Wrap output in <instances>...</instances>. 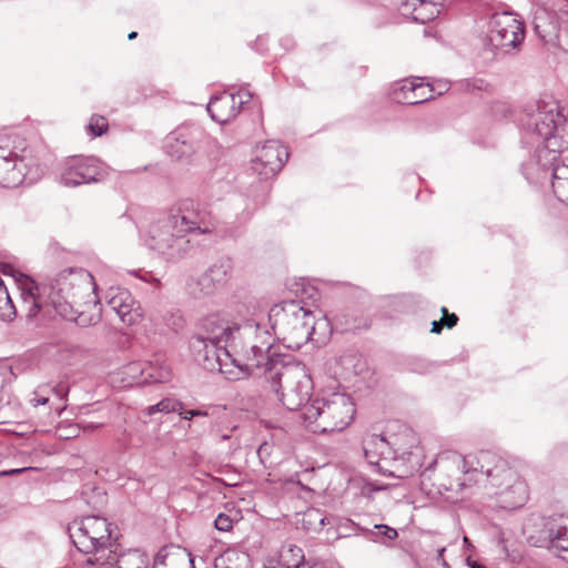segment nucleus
I'll list each match as a JSON object with an SVG mask.
<instances>
[{"label":"nucleus","mask_w":568,"mask_h":568,"mask_svg":"<svg viewBox=\"0 0 568 568\" xmlns=\"http://www.w3.org/2000/svg\"><path fill=\"white\" fill-rule=\"evenodd\" d=\"M19 285L26 316L30 321L39 316L49 318L53 313L81 326L100 321L98 286L87 270L67 268L40 283L23 275Z\"/></svg>","instance_id":"f257e3e1"},{"label":"nucleus","mask_w":568,"mask_h":568,"mask_svg":"<svg viewBox=\"0 0 568 568\" xmlns=\"http://www.w3.org/2000/svg\"><path fill=\"white\" fill-rule=\"evenodd\" d=\"M295 286L294 292L300 300L283 301L268 313L274 335L291 349H300L312 338L315 316L307 301L315 302L318 298V291L306 282L296 283Z\"/></svg>","instance_id":"f03ea898"},{"label":"nucleus","mask_w":568,"mask_h":568,"mask_svg":"<svg viewBox=\"0 0 568 568\" xmlns=\"http://www.w3.org/2000/svg\"><path fill=\"white\" fill-rule=\"evenodd\" d=\"M239 326L219 314L204 317L190 341L195 361L206 371L235 377L234 369L230 368L234 365L231 342Z\"/></svg>","instance_id":"7ed1b4c3"},{"label":"nucleus","mask_w":568,"mask_h":568,"mask_svg":"<svg viewBox=\"0 0 568 568\" xmlns=\"http://www.w3.org/2000/svg\"><path fill=\"white\" fill-rule=\"evenodd\" d=\"M235 377L226 376L229 379H239L242 374H253L255 371L272 373L274 362H282L285 357L276 353L273 345L272 334L255 322H246L237 327L236 336L231 342Z\"/></svg>","instance_id":"20e7f679"},{"label":"nucleus","mask_w":568,"mask_h":568,"mask_svg":"<svg viewBox=\"0 0 568 568\" xmlns=\"http://www.w3.org/2000/svg\"><path fill=\"white\" fill-rule=\"evenodd\" d=\"M70 538L77 549L87 555H93L85 565L97 568H111L114 561L112 549L116 540L113 536V524L106 518L91 515L74 520L69 528Z\"/></svg>","instance_id":"39448f33"},{"label":"nucleus","mask_w":568,"mask_h":568,"mask_svg":"<svg viewBox=\"0 0 568 568\" xmlns=\"http://www.w3.org/2000/svg\"><path fill=\"white\" fill-rule=\"evenodd\" d=\"M566 109L558 101H539L523 120L524 144L539 143L556 150L568 149Z\"/></svg>","instance_id":"423d86ee"},{"label":"nucleus","mask_w":568,"mask_h":568,"mask_svg":"<svg viewBox=\"0 0 568 568\" xmlns=\"http://www.w3.org/2000/svg\"><path fill=\"white\" fill-rule=\"evenodd\" d=\"M355 404L345 393H332L313 399L303 408V422L313 433L325 434L344 430L353 420Z\"/></svg>","instance_id":"0eeeda50"},{"label":"nucleus","mask_w":568,"mask_h":568,"mask_svg":"<svg viewBox=\"0 0 568 568\" xmlns=\"http://www.w3.org/2000/svg\"><path fill=\"white\" fill-rule=\"evenodd\" d=\"M274 363V369L266 373V378L271 381L272 388L280 396L282 404L288 410H301L303 418V408L311 403L313 389V382L306 367L286 358Z\"/></svg>","instance_id":"6e6552de"},{"label":"nucleus","mask_w":568,"mask_h":568,"mask_svg":"<svg viewBox=\"0 0 568 568\" xmlns=\"http://www.w3.org/2000/svg\"><path fill=\"white\" fill-rule=\"evenodd\" d=\"M479 460L491 475L490 486L496 489L498 507L511 510L524 506L528 487L518 473L495 454H484Z\"/></svg>","instance_id":"1a4fd4ad"},{"label":"nucleus","mask_w":568,"mask_h":568,"mask_svg":"<svg viewBox=\"0 0 568 568\" xmlns=\"http://www.w3.org/2000/svg\"><path fill=\"white\" fill-rule=\"evenodd\" d=\"M484 454L491 453L480 452L476 455L462 456L452 450L442 452L425 470L429 471L438 468L442 473L454 478L448 485H444L447 490H460L467 486V480H474L475 483L486 480L490 484L491 475L486 471L487 468L479 460Z\"/></svg>","instance_id":"9d476101"},{"label":"nucleus","mask_w":568,"mask_h":568,"mask_svg":"<svg viewBox=\"0 0 568 568\" xmlns=\"http://www.w3.org/2000/svg\"><path fill=\"white\" fill-rule=\"evenodd\" d=\"M525 39L524 22L509 11L495 12L488 21L486 43L496 54H508L518 50Z\"/></svg>","instance_id":"9b49d317"},{"label":"nucleus","mask_w":568,"mask_h":568,"mask_svg":"<svg viewBox=\"0 0 568 568\" xmlns=\"http://www.w3.org/2000/svg\"><path fill=\"white\" fill-rule=\"evenodd\" d=\"M363 450L366 460L381 469H383L382 462L393 460L395 470L389 474L400 478L412 475L418 466V458L412 452H403L399 455L398 450L383 435H366L363 439Z\"/></svg>","instance_id":"f8f14e48"},{"label":"nucleus","mask_w":568,"mask_h":568,"mask_svg":"<svg viewBox=\"0 0 568 568\" xmlns=\"http://www.w3.org/2000/svg\"><path fill=\"white\" fill-rule=\"evenodd\" d=\"M145 244L168 260H179L191 248L190 240L180 232L178 224L169 215L152 224Z\"/></svg>","instance_id":"ddd939ff"},{"label":"nucleus","mask_w":568,"mask_h":568,"mask_svg":"<svg viewBox=\"0 0 568 568\" xmlns=\"http://www.w3.org/2000/svg\"><path fill=\"white\" fill-rule=\"evenodd\" d=\"M108 175L106 166L94 156H73L60 165L59 181L65 187L98 183Z\"/></svg>","instance_id":"4468645a"},{"label":"nucleus","mask_w":568,"mask_h":568,"mask_svg":"<svg viewBox=\"0 0 568 568\" xmlns=\"http://www.w3.org/2000/svg\"><path fill=\"white\" fill-rule=\"evenodd\" d=\"M526 145L528 152L520 165L521 173L531 184L542 183L552 176V168L558 165L556 161L565 150L547 148L539 143Z\"/></svg>","instance_id":"2eb2a0df"},{"label":"nucleus","mask_w":568,"mask_h":568,"mask_svg":"<svg viewBox=\"0 0 568 568\" xmlns=\"http://www.w3.org/2000/svg\"><path fill=\"white\" fill-rule=\"evenodd\" d=\"M169 216L185 236L190 233L209 234L214 230L211 213L193 200H183L172 209Z\"/></svg>","instance_id":"dca6fc26"},{"label":"nucleus","mask_w":568,"mask_h":568,"mask_svg":"<svg viewBox=\"0 0 568 568\" xmlns=\"http://www.w3.org/2000/svg\"><path fill=\"white\" fill-rule=\"evenodd\" d=\"M205 138L200 126L181 125L168 134L164 150L173 159L187 160L201 148Z\"/></svg>","instance_id":"f3484780"},{"label":"nucleus","mask_w":568,"mask_h":568,"mask_svg":"<svg viewBox=\"0 0 568 568\" xmlns=\"http://www.w3.org/2000/svg\"><path fill=\"white\" fill-rule=\"evenodd\" d=\"M234 263L229 256H222L212 263L207 270L202 273L192 288L196 297L212 296L220 288L225 286L233 275Z\"/></svg>","instance_id":"a211bd4d"},{"label":"nucleus","mask_w":568,"mask_h":568,"mask_svg":"<svg viewBox=\"0 0 568 568\" xmlns=\"http://www.w3.org/2000/svg\"><path fill=\"white\" fill-rule=\"evenodd\" d=\"M10 136L0 135V186L16 187L26 178V161L11 146Z\"/></svg>","instance_id":"6ab92c4d"},{"label":"nucleus","mask_w":568,"mask_h":568,"mask_svg":"<svg viewBox=\"0 0 568 568\" xmlns=\"http://www.w3.org/2000/svg\"><path fill=\"white\" fill-rule=\"evenodd\" d=\"M288 159L287 149L278 141H267L257 151L252 160L251 169L262 180L277 174Z\"/></svg>","instance_id":"aec40b11"},{"label":"nucleus","mask_w":568,"mask_h":568,"mask_svg":"<svg viewBox=\"0 0 568 568\" xmlns=\"http://www.w3.org/2000/svg\"><path fill=\"white\" fill-rule=\"evenodd\" d=\"M103 300L105 305L126 325H134L142 318L139 302L126 288L111 286L105 291Z\"/></svg>","instance_id":"412c9836"},{"label":"nucleus","mask_w":568,"mask_h":568,"mask_svg":"<svg viewBox=\"0 0 568 568\" xmlns=\"http://www.w3.org/2000/svg\"><path fill=\"white\" fill-rule=\"evenodd\" d=\"M250 92H239L237 94L223 92L212 98L207 104V112L217 123L224 124L233 120L240 108L251 99Z\"/></svg>","instance_id":"4be33fe9"},{"label":"nucleus","mask_w":568,"mask_h":568,"mask_svg":"<svg viewBox=\"0 0 568 568\" xmlns=\"http://www.w3.org/2000/svg\"><path fill=\"white\" fill-rule=\"evenodd\" d=\"M560 21L558 10L556 12L540 7L535 10L531 23L535 33L545 43H555L558 40L560 24L562 23Z\"/></svg>","instance_id":"5701e85b"},{"label":"nucleus","mask_w":568,"mask_h":568,"mask_svg":"<svg viewBox=\"0 0 568 568\" xmlns=\"http://www.w3.org/2000/svg\"><path fill=\"white\" fill-rule=\"evenodd\" d=\"M341 528H349V532H347L346 535H351L352 532L354 535L361 534L367 540L381 544H387L388 541L396 539L398 536L397 530L395 528L384 524H376L374 525L373 528H364L361 527L358 524H355L354 521L346 519L345 523L341 525Z\"/></svg>","instance_id":"b1692460"},{"label":"nucleus","mask_w":568,"mask_h":568,"mask_svg":"<svg viewBox=\"0 0 568 568\" xmlns=\"http://www.w3.org/2000/svg\"><path fill=\"white\" fill-rule=\"evenodd\" d=\"M301 523L307 531H321L325 526L332 525L335 521V516H327L324 510L320 508H307L301 515Z\"/></svg>","instance_id":"393cba45"},{"label":"nucleus","mask_w":568,"mask_h":568,"mask_svg":"<svg viewBox=\"0 0 568 568\" xmlns=\"http://www.w3.org/2000/svg\"><path fill=\"white\" fill-rule=\"evenodd\" d=\"M417 91L435 92V89L429 83L424 84L420 78H412L402 80L394 85V99L397 102L405 103L407 94L413 95Z\"/></svg>","instance_id":"a878e982"},{"label":"nucleus","mask_w":568,"mask_h":568,"mask_svg":"<svg viewBox=\"0 0 568 568\" xmlns=\"http://www.w3.org/2000/svg\"><path fill=\"white\" fill-rule=\"evenodd\" d=\"M442 1L418 2L410 7L408 14L413 20L420 23H427L438 17L442 9Z\"/></svg>","instance_id":"bb28decb"},{"label":"nucleus","mask_w":568,"mask_h":568,"mask_svg":"<svg viewBox=\"0 0 568 568\" xmlns=\"http://www.w3.org/2000/svg\"><path fill=\"white\" fill-rule=\"evenodd\" d=\"M551 187L555 196L568 205V164L552 168Z\"/></svg>","instance_id":"cd10ccee"},{"label":"nucleus","mask_w":568,"mask_h":568,"mask_svg":"<svg viewBox=\"0 0 568 568\" xmlns=\"http://www.w3.org/2000/svg\"><path fill=\"white\" fill-rule=\"evenodd\" d=\"M275 558L284 568H301L304 562V552L302 548L290 544L283 546Z\"/></svg>","instance_id":"c85d7f7f"},{"label":"nucleus","mask_w":568,"mask_h":568,"mask_svg":"<svg viewBox=\"0 0 568 568\" xmlns=\"http://www.w3.org/2000/svg\"><path fill=\"white\" fill-rule=\"evenodd\" d=\"M146 384L165 383L171 378V369L168 365L159 362H145Z\"/></svg>","instance_id":"c756f323"},{"label":"nucleus","mask_w":568,"mask_h":568,"mask_svg":"<svg viewBox=\"0 0 568 568\" xmlns=\"http://www.w3.org/2000/svg\"><path fill=\"white\" fill-rule=\"evenodd\" d=\"M122 373L129 385L146 384L145 362H132L124 366Z\"/></svg>","instance_id":"7c9ffc66"},{"label":"nucleus","mask_w":568,"mask_h":568,"mask_svg":"<svg viewBox=\"0 0 568 568\" xmlns=\"http://www.w3.org/2000/svg\"><path fill=\"white\" fill-rule=\"evenodd\" d=\"M565 521L549 529L550 547L568 551V531L564 530Z\"/></svg>","instance_id":"2f4dec72"},{"label":"nucleus","mask_w":568,"mask_h":568,"mask_svg":"<svg viewBox=\"0 0 568 568\" xmlns=\"http://www.w3.org/2000/svg\"><path fill=\"white\" fill-rule=\"evenodd\" d=\"M182 408H183V404L180 400L174 399V398H163L155 405H151V406L146 407L145 414L148 416H152L155 413L169 414L172 412H178Z\"/></svg>","instance_id":"473e14b6"},{"label":"nucleus","mask_w":568,"mask_h":568,"mask_svg":"<svg viewBox=\"0 0 568 568\" xmlns=\"http://www.w3.org/2000/svg\"><path fill=\"white\" fill-rule=\"evenodd\" d=\"M108 121L102 115H92L89 122V130L94 136H101L108 130Z\"/></svg>","instance_id":"72a5a7b5"},{"label":"nucleus","mask_w":568,"mask_h":568,"mask_svg":"<svg viewBox=\"0 0 568 568\" xmlns=\"http://www.w3.org/2000/svg\"><path fill=\"white\" fill-rule=\"evenodd\" d=\"M163 320L166 327L174 333H178L180 329L183 328L184 320L180 312L168 313L164 315Z\"/></svg>","instance_id":"f704fd0d"},{"label":"nucleus","mask_w":568,"mask_h":568,"mask_svg":"<svg viewBox=\"0 0 568 568\" xmlns=\"http://www.w3.org/2000/svg\"><path fill=\"white\" fill-rule=\"evenodd\" d=\"M239 518H232L231 516L221 513L214 520V527L220 531H230L233 528L234 523Z\"/></svg>","instance_id":"c9c22d12"},{"label":"nucleus","mask_w":568,"mask_h":568,"mask_svg":"<svg viewBox=\"0 0 568 568\" xmlns=\"http://www.w3.org/2000/svg\"><path fill=\"white\" fill-rule=\"evenodd\" d=\"M433 93L434 92H428V91H417L416 93H413V95L407 94L405 97V104L413 105V104L426 102L434 98Z\"/></svg>","instance_id":"e433bc0d"},{"label":"nucleus","mask_w":568,"mask_h":568,"mask_svg":"<svg viewBox=\"0 0 568 568\" xmlns=\"http://www.w3.org/2000/svg\"><path fill=\"white\" fill-rule=\"evenodd\" d=\"M557 7L560 13L562 24H568V0L558 2Z\"/></svg>","instance_id":"4c0bfd02"},{"label":"nucleus","mask_w":568,"mask_h":568,"mask_svg":"<svg viewBox=\"0 0 568 568\" xmlns=\"http://www.w3.org/2000/svg\"><path fill=\"white\" fill-rule=\"evenodd\" d=\"M442 313L446 315L445 326L447 328H453L458 322L457 315L454 313L448 314L446 307H442Z\"/></svg>","instance_id":"58836bf2"},{"label":"nucleus","mask_w":568,"mask_h":568,"mask_svg":"<svg viewBox=\"0 0 568 568\" xmlns=\"http://www.w3.org/2000/svg\"><path fill=\"white\" fill-rule=\"evenodd\" d=\"M178 412H179L180 417L185 420H191L192 418L196 417L195 409H187V410L180 409Z\"/></svg>","instance_id":"ea45409f"},{"label":"nucleus","mask_w":568,"mask_h":568,"mask_svg":"<svg viewBox=\"0 0 568 568\" xmlns=\"http://www.w3.org/2000/svg\"><path fill=\"white\" fill-rule=\"evenodd\" d=\"M165 558H166V552L164 551V549L160 550L156 554L155 558H154V566H153V568H156L160 565H164L165 564Z\"/></svg>","instance_id":"a19ab883"},{"label":"nucleus","mask_w":568,"mask_h":568,"mask_svg":"<svg viewBox=\"0 0 568 568\" xmlns=\"http://www.w3.org/2000/svg\"><path fill=\"white\" fill-rule=\"evenodd\" d=\"M263 568H284L282 565L276 560L275 557L268 558Z\"/></svg>","instance_id":"79ce46f5"},{"label":"nucleus","mask_w":568,"mask_h":568,"mask_svg":"<svg viewBox=\"0 0 568 568\" xmlns=\"http://www.w3.org/2000/svg\"><path fill=\"white\" fill-rule=\"evenodd\" d=\"M444 325H445V322H443V320L434 321L432 323L430 332L434 333V334H439L442 332Z\"/></svg>","instance_id":"37998d69"},{"label":"nucleus","mask_w":568,"mask_h":568,"mask_svg":"<svg viewBox=\"0 0 568 568\" xmlns=\"http://www.w3.org/2000/svg\"><path fill=\"white\" fill-rule=\"evenodd\" d=\"M48 402H49V398L43 397V396H40V397L37 396L32 399L33 406L45 405Z\"/></svg>","instance_id":"c03bdc74"},{"label":"nucleus","mask_w":568,"mask_h":568,"mask_svg":"<svg viewBox=\"0 0 568 568\" xmlns=\"http://www.w3.org/2000/svg\"><path fill=\"white\" fill-rule=\"evenodd\" d=\"M24 470H27V468H16V469H10V470L2 471L1 474L4 475V476H11V475L20 474V473H22Z\"/></svg>","instance_id":"a18cd8bd"},{"label":"nucleus","mask_w":568,"mask_h":568,"mask_svg":"<svg viewBox=\"0 0 568 568\" xmlns=\"http://www.w3.org/2000/svg\"><path fill=\"white\" fill-rule=\"evenodd\" d=\"M434 89L436 90V88ZM446 90H448V84L446 82H439L437 85V93L440 95Z\"/></svg>","instance_id":"49530a36"},{"label":"nucleus","mask_w":568,"mask_h":568,"mask_svg":"<svg viewBox=\"0 0 568 568\" xmlns=\"http://www.w3.org/2000/svg\"><path fill=\"white\" fill-rule=\"evenodd\" d=\"M468 565L470 568H487L486 566H484L483 564H480L478 561H471Z\"/></svg>","instance_id":"de8ad7c7"},{"label":"nucleus","mask_w":568,"mask_h":568,"mask_svg":"<svg viewBox=\"0 0 568 568\" xmlns=\"http://www.w3.org/2000/svg\"><path fill=\"white\" fill-rule=\"evenodd\" d=\"M195 412H196V417H205L209 415V413L206 410L195 409Z\"/></svg>","instance_id":"09e8293b"},{"label":"nucleus","mask_w":568,"mask_h":568,"mask_svg":"<svg viewBox=\"0 0 568 568\" xmlns=\"http://www.w3.org/2000/svg\"><path fill=\"white\" fill-rule=\"evenodd\" d=\"M445 547L440 548L437 552V559L440 560L443 559V556H444V552H445Z\"/></svg>","instance_id":"8fccbe9b"},{"label":"nucleus","mask_w":568,"mask_h":568,"mask_svg":"<svg viewBox=\"0 0 568 568\" xmlns=\"http://www.w3.org/2000/svg\"><path fill=\"white\" fill-rule=\"evenodd\" d=\"M136 37H138V32L132 31L131 33H129L128 39H129V40H133V39H135Z\"/></svg>","instance_id":"3c124183"},{"label":"nucleus","mask_w":568,"mask_h":568,"mask_svg":"<svg viewBox=\"0 0 568 568\" xmlns=\"http://www.w3.org/2000/svg\"><path fill=\"white\" fill-rule=\"evenodd\" d=\"M189 556H190V564H191L192 568H195L194 567V558L191 556V554H189Z\"/></svg>","instance_id":"603ef678"},{"label":"nucleus","mask_w":568,"mask_h":568,"mask_svg":"<svg viewBox=\"0 0 568 568\" xmlns=\"http://www.w3.org/2000/svg\"><path fill=\"white\" fill-rule=\"evenodd\" d=\"M564 530L568 531V518L565 520V527Z\"/></svg>","instance_id":"864d4df0"},{"label":"nucleus","mask_w":568,"mask_h":568,"mask_svg":"<svg viewBox=\"0 0 568 568\" xmlns=\"http://www.w3.org/2000/svg\"><path fill=\"white\" fill-rule=\"evenodd\" d=\"M229 438H230V436H229V435H223V436H222V439H223V440L229 439Z\"/></svg>","instance_id":"5fc2aeb1"},{"label":"nucleus","mask_w":568,"mask_h":568,"mask_svg":"<svg viewBox=\"0 0 568 568\" xmlns=\"http://www.w3.org/2000/svg\"><path fill=\"white\" fill-rule=\"evenodd\" d=\"M384 487H375L373 490H382Z\"/></svg>","instance_id":"6e6d98bb"},{"label":"nucleus","mask_w":568,"mask_h":568,"mask_svg":"<svg viewBox=\"0 0 568 568\" xmlns=\"http://www.w3.org/2000/svg\"><path fill=\"white\" fill-rule=\"evenodd\" d=\"M7 267H8V266H6V267H3V268H2V273L7 274V271H6V268H7Z\"/></svg>","instance_id":"4d7b16f0"}]
</instances>
